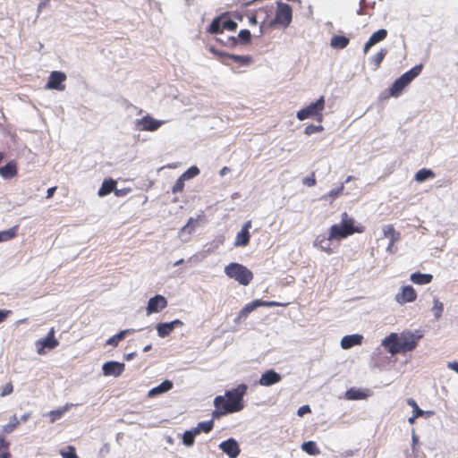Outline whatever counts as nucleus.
<instances>
[{"label":"nucleus","instance_id":"obj_30","mask_svg":"<svg viewBox=\"0 0 458 458\" xmlns=\"http://www.w3.org/2000/svg\"><path fill=\"white\" fill-rule=\"evenodd\" d=\"M345 397L348 400H361L367 397V394L360 389L350 388L345 393Z\"/></svg>","mask_w":458,"mask_h":458},{"label":"nucleus","instance_id":"obj_9","mask_svg":"<svg viewBox=\"0 0 458 458\" xmlns=\"http://www.w3.org/2000/svg\"><path fill=\"white\" fill-rule=\"evenodd\" d=\"M59 342L55 338V329L52 327L47 336L36 342L37 351L38 354H44L45 349L52 350L58 346Z\"/></svg>","mask_w":458,"mask_h":458},{"label":"nucleus","instance_id":"obj_47","mask_svg":"<svg viewBox=\"0 0 458 458\" xmlns=\"http://www.w3.org/2000/svg\"><path fill=\"white\" fill-rule=\"evenodd\" d=\"M216 410L213 411L212 415H213V418H219L221 416H224V415H226L228 414L229 412H225V409H228L225 404H220L217 406H215Z\"/></svg>","mask_w":458,"mask_h":458},{"label":"nucleus","instance_id":"obj_24","mask_svg":"<svg viewBox=\"0 0 458 458\" xmlns=\"http://www.w3.org/2000/svg\"><path fill=\"white\" fill-rule=\"evenodd\" d=\"M410 279L412 283L416 284L423 285L431 283L433 276L431 274H422L420 272H414L411 275Z\"/></svg>","mask_w":458,"mask_h":458},{"label":"nucleus","instance_id":"obj_25","mask_svg":"<svg viewBox=\"0 0 458 458\" xmlns=\"http://www.w3.org/2000/svg\"><path fill=\"white\" fill-rule=\"evenodd\" d=\"M350 42V39L343 35H335L332 37L330 46L335 49H344Z\"/></svg>","mask_w":458,"mask_h":458},{"label":"nucleus","instance_id":"obj_20","mask_svg":"<svg viewBox=\"0 0 458 458\" xmlns=\"http://www.w3.org/2000/svg\"><path fill=\"white\" fill-rule=\"evenodd\" d=\"M17 173V166L14 161H10L5 165L0 167V175L6 180L16 176Z\"/></svg>","mask_w":458,"mask_h":458},{"label":"nucleus","instance_id":"obj_51","mask_svg":"<svg viewBox=\"0 0 458 458\" xmlns=\"http://www.w3.org/2000/svg\"><path fill=\"white\" fill-rule=\"evenodd\" d=\"M221 42L227 47H234L238 44V38L236 37H227L225 40Z\"/></svg>","mask_w":458,"mask_h":458},{"label":"nucleus","instance_id":"obj_45","mask_svg":"<svg viewBox=\"0 0 458 458\" xmlns=\"http://www.w3.org/2000/svg\"><path fill=\"white\" fill-rule=\"evenodd\" d=\"M324 130L323 126L322 125H315V124H310L308 126H306L305 130H304V133L306 135H312L314 133H317V132H320Z\"/></svg>","mask_w":458,"mask_h":458},{"label":"nucleus","instance_id":"obj_59","mask_svg":"<svg viewBox=\"0 0 458 458\" xmlns=\"http://www.w3.org/2000/svg\"><path fill=\"white\" fill-rule=\"evenodd\" d=\"M172 327V329L174 330L176 327H179V326H182L183 323L182 321H181L180 319H174L171 322H168Z\"/></svg>","mask_w":458,"mask_h":458},{"label":"nucleus","instance_id":"obj_2","mask_svg":"<svg viewBox=\"0 0 458 458\" xmlns=\"http://www.w3.org/2000/svg\"><path fill=\"white\" fill-rule=\"evenodd\" d=\"M353 224V218L349 217L348 214L344 212L342 214L341 223L339 225H334L331 226L327 240L330 241L333 239H343L354 233L363 232L362 227H355Z\"/></svg>","mask_w":458,"mask_h":458},{"label":"nucleus","instance_id":"obj_64","mask_svg":"<svg viewBox=\"0 0 458 458\" xmlns=\"http://www.w3.org/2000/svg\"><path fill=\"white\" fill-rule=\"evenodd\" d=\"M411 441H412V446L414 447L418 442H419V437L415 434V432L413 431L412 432V435H411Z\"/></svg>","mask_w":458,"mask_h":458},{"label":"nucleus","instance_id":"obj_52","mask_svg":"<svg viewBox=\"0 0 458 458\" xmlns=\"http://www.w3.org/2000/svg\"><path fill=\"white\" fill-rule=\"evenodd\" d=\"M13 385L11 382H9L2 386L0 396L4 397V396L10 394L13 392Z\"/></svg>","mask_w":458,"mask_h":458},{"label":"nucleus","instance_id":"obj_40","mask_svg":"<svg viewBox=\"0 0 458 458\" xmlns=\"http://www.w3.org/2000/svg\"><path fill=\"white\" fill-rule=\"evenodd\" d=\"M223 30V22L221 21V18H216L213 20L211 24L209 25L208 31L212 34H217L222 32Z\"/></svg>","mask_w":458,"mask_h":458},{"label":"nucleus","instance_id":"obj_18","mask_svg":"<svg viewBox=\"0 0 458 458\" xmlns=\"http://www.w3.org/2000/svg\"><path fill=\"white\" fill-rule=\"evenodd\" d=\"M363 336L359 334L344 335L341 340V347L344 350L350 349L362 343Z\"/></svg>","mask_w":458,"mask_h":458},{"label":"nucleus","instance_id":"obj_41","mask_svg":"<svg viewBox=\"0 0 458 458\" xmlns=\"http://www.w3.org/2000/svg\"><path fill=\"white\" fill-rule=\"evenodd\" d=\"M9 457H10V453L8 451V444L3 437H0V458H9Z\"/></svg>","mask_w":458,"mask_h":458},{"label":"nucleus","instance_id":"obj_8","mask_svg":"<svg viewBox=\"0 0 458 458\" xmlns=\"http://www.w3.org/2000/svg\"><path fill=\"white\" fill-rule=\"evenodd\" d=\"M422 337L419 332L403 333L400 336L401 339V352H407L412 351L418 344V341Z\"/></svg>","mask_w":458,"mask_h":458},{"label":"nucleus","instance_id":"obj_49","mask_svg":"<svg viewBox=\"0 0 458 458\" xmlns=\"http://www.w3.org/2000/svg\"><path fill=\"white\" fill-rule=\"evenodd\" d=\"M196 224H197V220L191 217L189 219L188 223L182 228L181 232L182 233L187 232L188 233H191V232L194 230Z\"/></svg>","mask_w":458,"mask_h":458},{"label":"nucleus","instance_id":"obj_34","mask_svg":"<svg viewBox=\"0 0 458 458\" xmlns=\"http://www.w3.org/2000/svg\"><path fill=\"white\" fill-rule=\"evenodd\" d=\"M435 318L437 320L442 317L444 311V304L437 298L433 299V307L431 309Z\"/></svg>","mask_w":458,"mask_h":458},{"label":"nucleus","instance_id":"obj_26","mask_svg":"<svg viewBox=\"0 0 458 458\" xmlns=\"http://www.w3.org/2000/svg\"><path fill=\"white\" fill-rule=\"evenodd\" d=\"M250 234L249 231H245V229H241L236 235L234 246L242 247L246 246L250 242Z\"/></svg>","mask_w":458,"mask_h":458},{"label":"nucleus","instance_id":"obj_21","mask_svg":"<svg viewBox=\"0 0 458 458\" xmlns=\"http://www.w3.org/2000/svg\"><path fill=\"white\" fill-rule=\"evenodd\" d=\"M137 330L134 328H128L120 331L116 335L111 336L106 340V344L116 347L120 341L123 340L128 335L135 333Z\"/></svg>","mask_w":458,"mask_h":458},{"label":"nucleus","instance_id":"obj_58","mask_svg":"<svg viewBox=\"0 0 458 458\" xmlns=\"http://www.w3.org/2000/svg\"><path fill=\"white\" fill-rule=\"evenodd\" d=\"M447 368L455 371L458 374V362L457 361H451L447 363Z\"/></svg>","mask_w":458,"mask_h":458},{"label":"nucleus","instance_id":"obj_23","mask_svg":"<svg viewBox=\"0 0 458 458\" xmlns=\"http://www.w3.org/2000/svg\"><path fill=\"white\" fill-rule=\"evenodd\" d=\"M116 186V182L111 178L105 179L102 182L101 187L98 190V195L99 197H104L111 193L112 191L114 192Z\"/></svg>","mask_w":458,"mask_h":458},{"label":"nucleus","instance_id":"obj_53","mask_svg":"<svg viewBox=\"0 0 458 458\" xmlns=\"http://www.w3.org/2000/svg\"><path fill=\"white\" fill-rule=\"evenodd\" d=\"M303 184L308 187H312L316 184V179L314 176V174H312L310 176L305 177L303 179Z\"/></svg>","mask_w":458,"mask_h":458},{"label":"nucleus","instance_id":"obj_31","mask_svg":"<svg viewBox=\"0 0 458 458\" xmlns=\"http://www.w3.org/2000/svg\"><path fill=\"white\" fill-rule=\"evenodd\" d=\"M386 54L387 50L386 48H381L380 51L370 57L369 63L375 66V70L379 67Z\"/></svg>","mask_w":458,"mask_h":458},{"label":"nucleus","instance_id":"obj_38","mask_svg":"<svg viewBox=\"0 0 458 458\" xmlns=\"http://www.w3.org/2000/svg\"><path fill=\"white\" fill-rule=\"evenodd\" d=\"M72 404H65L64 407L60 408V409H57V410H55V411H51L50 413H49V416L51 418V421H55L56 420H59L65 411H67L70 408V406H72Z\"/></svg>","mask_w":458,"mask_h":458},{"label":"nucleus","instance_id":"obj_32","mask_svg":"<svg viewBox=\"0 0 458 458\" xmlns=\"http://www.w3.org/2000/svg\"><path fill=\"white\" fill-rule=\"evenodd\" d=\"M301 449L310 455H317L320 453L314 441H307L301 445Z\"/></svg>","mask_w":458,"mask_h":458},{"label":"nucleus","instance_id":"obj_4","mask_svg":"<svg viewBox=\"0 0 458 458\" xmlns=\"http://www.w3.org/2000/svg\"><path fill=\"white\" fill-rule=\"evenodd\" d=\"M225 274L242 285H248L253 279L252 272L245 266L232 262L225 267Z\"/></svg>","mask_w":458,"mask_h":458},{"label":"nucleus","instance_id":"obj_46","mask_svg":"<svg viewBox=\"0 0 458 458\" xmlns=\"http://www.w3.org/2000/svg\"><path fill=\"white\" fill-rule=\"evenodd\" d=\"M61 455L63 458H79L76 454L75 448L73 446H67V450H62Z\"/></svg>","mask_w":458,"mask_h":458},{"label":"nucleus","instance_id":"obj_60","mask_svg":"<svg viewBox=\"0 0 458 458\" xmlns=\"http://www.w3.org/2000/svg\"><path fill=\"white\" fill-rule=\"evenodd\" d=\"M375 44L369 38V40L365 43L363 47V52L367 54L369 50V48L374 46Z\"/></svg>","mask_w":458,"mask_h":458},{"label":"nucleus","instance_id":"obj_6","mask_svg":"<svg viewBox=\"0 0 458 458\" xmlns=\"http://www.w3.org/2000/svg\"><path fill=\"white\" fill-rule=\"evenodd\" d=\"M292 8L288 4L277 2V10L276 17L269 22V27H274L276 24H282L284 28L292 21Z\"/></svg>","mask_w":458,"mask_h":458},{"label":"nucleus","instance_id":"obj_56","mask_svg":"<svg viewBox=\"0 0 458 458\" xmlns=\"http://www.w3.org/2000/svg\"><path fill=\"white\" fill-rule=\"evenodd\" d=\"M424 413L422 410L413 411V415L408 419L409 423H414L415 420Z\"/></svg>","mask_w":458,"mask_h":458},{"label":"nucleus","instance_id":"obj_48","mask_svg":"<svg viewBox=\"0 0 458 458\" xmlns=\"http://www.w3.org/2000/svg\"><path fill=\"white\" fill-rule=\"evenodd\" d=\"M184 180L180 176L172 188L173 193L182 192L184 188Z\"/></svg>","mask_w":458,"mask_h":458},{"label":"nucleus","instance_id":"obj_50","mask_svg":"<svg viewBox=\"0 0 458 458\" xmlns=\"http://www.w3.org/2000/svg\"><path fill=\"white\" fill-rule=\"evenodd\" d=\"M237 28V23L233 20H225L223 21V29L233 31Z\"/></svg>","mask_w":458,"mask_h":458},{"label":"nucleus","instance_id":"obj_42","mask_svg":"<svg viewBox=\"0 0 458 458\" xmlns=\"http://www.w3.org/2000/svg\"><path fill=\"white\" fill-rule=\"evenodd\" d=\"M19 424V420L15 415L12 416L9 423L4 426V431L5 433H11L16 426Z\"/></svg>","mask_w":458,"mask_h":458},{"label":"nucleus","instance_id":"obj_39","mask_svg":"<svg viewBox=\"0 0 458 458\" xmlns=\"http://www.w3.org/2000/svg\"><path fill=\"white\" fill-rule=\"evenodd\" d=\"M387 36V31L385 29H380L377 31H375L374 33H372V35L369 37V39L374 43V44H377L382 40H384L386 38V37Z\"/></svg>","mask_w":458,"mask_h":458},{"label":"nucleus","instance_id":"obj_28","mask_svg":"<svg viewBox=\"0 0 458 458\" xmlns=\"http://www.w3.org/2000/svg\"><path fill=\"white\" fill-rule=\"evenodd\" d=\"M435 177V173L428 168H422L415 174V181L418 182H423L428 179Z\"/></svg>","mask_w":458,"mask_h":458},{"label":"nucleus","instance_id":"obj_22","mask_svg":"<svg viewBox=\"0 0 458 458\" xmlns=\"http://www.w3.org/2000/svg\"><path fill=\"white\" fill-rule=\"evenodd\" d=\"M259 302L253 301L248 304H246L239 312L237 318L234 319L235 323H238L242 319H245L249 314H250L253 310H255L258 307H259Z\"/></svg>","mask_w":458,"mask_h":458},{"label":"nucleus","instance_id":"obj_43","mask_svg":"<svg viewBox=\"0 0 458 458\" xmlns=\"http://www.w3.org/2000/svg\"><path fill=\"white\" fill-rule=\"evenodd\" d=\"M238 41L241 40L242 43H249L251 39V34L249 30H242L238 33Z\"/></svg>","mask_w":458,"mask_h":458},{"label":"nucleus","instance_id":"obj_62","mask_svg":"<svg viewBox=\"0 0 458 458\" xmlns=\"http://www.w3.org/2000/svg\"><path fill=\"white\" fill-rule=\"evenodd\" d=\"M10 313V310H0V323H2Z\"/></svg>","mask_w":458,"mask_h":458},{"label":"nucleus","instance_id":"obj_5","mask_svg":"<svg viewBox=\"0 0 458 458\" xmlns=\"http://www.w3.org/2000/svg\"><path fill=\"white\" fill-rule=\"evenodd\" d=\"M325 107V98L321 96L316 102L310 103L306 107L299 110L296 114L297 119L303 121L310 117H316L318 122L322 121V111Z\"/></svg>","mask_w":458,"mask_h":458},{"label":"nucleus","instance_id":"obj_37","mask_svg":"<svg viewBox=\"0 0 458 458\" xmlns=\"http://www.w3.org/2000/svg\"><path fill=\"white\" fill-rule=\"evenodd\" d=\"M200 173L199 169L196 165L191 166L189 169H187L185 172H183L181 175V177L184 180H190L197 175H199Z\"/></svg>","mask_w":458,"mask_h":458},{"label":"nucleus","instance_id":"obj_11","mask_svg":"<svg viewBox=\"0 0 458 458\" xmlns=\"http://www.w3.org/2000/svg\"><path fill=\"white\" fill-rule=\"evenodd\" d=\"M66 80V75L63 72H52L48 77V81L45 86L47 89L64 90V85L63 82Z\"/></svg>","mask_w":458,"mask_h":458},{"label":"nucleus","instance_id":"obj_19","mask_svg":"<svg viewBox=\"0 0 458 458\" xmlns=\"http://www.w3.org/2000/svg\"><path fill=\"white\" fill-rule=\"evenodd\" d=\"M173 386H174L173 382L171 380L165 379L158 386L151 388L148 393V396L149 398L156 397L159 394L168 392L169 390H171L173 388Z\"/></svg>","mask_w":458,"mask_h":458},{"label":"nucleus","instance_id":"obj_54","mask_svg":"<svg viewBox=\"0 0 458 458\" xmlns=\"http://www.w3.org/2000/svg\"><path fill=\"white\" fill-rule=\"evenodd\" d=\"M256 301L260 303L259 307H276L280 305V303L276 301H267L262 300H256Z\"/></svg>","mask_w":458,"mask_h":458},{"label":"nucleus","instance_id":"obj_35","mask_svg":"<svg viewBox=\"0 0 458 458\" xmlns=\"http://www.w3.org/2000/svg\"><path fill=\"white\" fill-rule=\"evenodd\" d=\"M196 436L198 435L194 433L193 428L186 430L182 435V444L188 447L192 446L195 443Z\"/></svg>","mask_w":458,"mask_h":458},{"label":"nucleus","instance_id":"obj_15","mask_svg":"<svg viewBox=\"0 0 458 458\" xmlns=\"http://www.w3.org/2000/svg\"><path fill=\"white\" fill-rule=\"evenodd\" d=\"M124 363L118 361H107L102 366L103 374L105 376L119 377L124 370Z\"/></svg>","mask_w":458,"mask_h":458},{"label":"nucleus","instance_id":"obj_14","mask_svg":"<svg viewBox=\"0 0 458 458\" xmlns=\"http://www.w3.org/2000/svg\"><path fill=\"white\" fill-rule=\"evenodd\" d=\"M416 298L417 293L413 287L406 285L401 288V292L395 295L394 300L400 304H404L406 302L414 301Z\"/></svg>","mask_w":458,"mask_h":458},{"label":"nucleus","instance_id":"obj_55","mask_svg":"<svg viewBox=\"0 0 458 458\" xmlns=\"http://www.w3.org/2000/svg\"><path fill=\"white\" fill-rule=\"evenodd\" d=\"M310 411L311 410L309 405H302L298 409L297 414L301 417L306 413H310Z\"/></svg>","mask_w":458,"mask_h":458},{"label":"nucleus","instance_id":"obj_17","mask_svg":"<svg viewBox=\"0 0 458 458\" xmlns=\"http://www.w3.org/2000/svg\"><path fill=\"white\" fill-rule=\"evenodd\" d=\"M281 379L282 376L279 373L274 369H268L261 375L259 384L262 386H270L279 383Z\"/></svg>","mask_w":458,"mask_h":458},{"label":"nucleus","instance_id":"obj_57","mask_svg":"<svg viewBox=\"0 0 458 458\" xmlns=\"http://www.w3.org/2000/svg\"><path fill=\"white\" fill-rule=\"evenodd\" d=\"M129 191H130V189H127V188H123V189H116L115 188L114 194L117 197H122V196H125L126 194H128Z\"/></svg>","mask_w":458,"mask_h":458},{"label":"nucleus","instance_id":"obj_61","mask_svg":"<svg viewBox=\"0 0 458 458\" xmlns=\"http://www.w3.org/2000/svg\"><path fill=\"white\" fill-rule=\"evenodd\" d=\"M407 403L413 408V411L421 410L413 399H408Z\"/></svg>","mask_w":458,"mask_h":458},{"label":"nucleus","instance_id":"obj_27","mask_svg":"<svg viewBox=\"0 0 458 458\" xmlns=\"http://www.w3.org/2000/svg\"><path fill=\"white\" fill-rule=\"evenodd\" d=\"M214 421L213 420L201 421L197 424L195 428H193L194 433L199 435L201 432L208 433L213 429Z\"/></svg>","mask_w":458,"mask_h":458},{"label":"nucleus","instance_id":"obj_7","mask_svg":"<svg viewBox=\"0 0 458 458\" xmlns=\"http://www.w3.org/2000/svg\"><path fill=\"white\" fill-rule=\"evenodd\" d=\"M164 123L165 121L154 119L149 114H147L140 119H136L134 125L135 129L138 131H155L164 124Z\"/></svg>","mask_w":458,"mask_h":458},{"label":"nucleus","instance_id":"obj_3","mask_svg":"<svg viewBox=\"0 0 458 458\" xmlns=\"http://www.w3.org/2000/svg\"><path fill=\"white\" fill-rule=\"evenodd\" d=\"M423 64H420L412 67L411 70L403 73L396 79L389 89L392 97H398L401 92L407 87L422 71Z\"/></svg>","mask_w":458,"mask_h":458},{"label":"nucleus","instance_id":"obj_10","mask_svg":"<svg viewBox=\"0 0 458 458\" xmlns=\"http://www.w3.org/2000/svg\"><path fill=\"white\" fill-rule=\"evenodd\" d=\"M389 353L395 355L401 352V339L396 333H391L381 343Z\"/></svg>","mask_w":458,"mask_h":458},{"label":"nucleus","instance_id":"obj_63","mask_svg":"<svg viewBox=\"0 0 458 458\" xmlns=\"http://www.w3.org/2000/svg\"><path fill=\"white\" fill-rule=\"evenodd\" d=\"M55 191H56V187H51V188H49V189L47 190V196H46V198H47V199H50V198L54 195V193H55Z\"/></svg>","mask_w":458,"mask_h":458},{"label":"nucleus","instance_id":"obj_1","mask_svg":"<svg viewBox=\"0 0 458 458\" xmlns=\"http://www.w3.org/2000/svg\"><path fill=\"white\" fill-rule=\"evenodd\" d=\"M248 390L246 384H240L235 388L226 390L225 395H217L214 399V406L225 404V412H237L243 409V396Z\"/></svg>","mask_w":458,"mask_h":458},{"label":"nucleus","instance_id":"obj_44","mask_svg":"<svg viewBox=\"0 0 458 458\" xmlns=\"http://www.w3.org/2000/svg\"><path fill=\"white\" fill-rule=\"evenodd\" d=\"M344 189V183H342L338 188L333 189L327 195H324L322 197V199H327V197L335 199L343 192Z\"/></svg>","mask_w":458,"mask_h":458},{"label":"nucleus","instance_id":"obj_29","mask_svg":"<svg viewBox=\"0 0 458 458\" xmlns=\"http://www.w3.org/2000/svg\"><path fill=\"white\" fill-rule=\"evenodd\" d=\"M18 225H14L8 230L0 231V242H7L17 235Z\"/></svg>","mask_w":458,"mask_h":458},{"label":"nucleus","instance_id":"obj_36","mask_svg":"<svg viewBox=\"0 0 458 458\" xmlns=\"http://www.w3.org/2000/svg\"><path fill=\"white\" fill-rule=\"evenodd\" d=\"M225 55L226 58L240 63L242 65H248L251 62V57L249 55H238L234 54H225Z\"/></svg>","mask_w":458,"mask_h":458},{"label":"nucleus","instance_id":"obj_12","mask_svg":"<svg viewBox=\"0 0 458 458\" xmlns=\"http://www.w3.org/2000/svg\"><path fill=\"white\" fill-rule=\"evenodd\" d=\"M218 447L226 454L229 458H236L241 452L238 442L233 437L221 442Z\"/></svg>","mask_w":458,"mask_h":458},{"label":"nucleus","instance_id":"obj_33","mask_svg":"<svg viewBox=\"0 0 458 458\" xmlns=\"http://www.w3.org/2000/svg\"><path fill=\"white\" fill-rule=\"evenodd\" d=\"M159 337L164 338L173 331L168 322L158 323L156 327Z\"/></svg>","mask_w":458,"mask_h":458},{"label":"nucleus","instance_id":"obj_13","mask_svg":"<svg viewBox=\"0 0 458 458\" xmlns=\"http://www.w3.org/2000/svg\"><path fill=\"white\" fill-rule=\"evenodd\" d=\"M167 306L166 299L159 294L150 298L148 301L147 313H157L164 310Z\"/></svg>","mask_w":458,"mask_h":458},{"label":"nucleus","instance_id":"obj_16","mask_svg":"<svg viewBox=\"0 0 458 458\" xmlns=\"http://www.w3.org/2000/svg\"><path fill=\"white\" fill-rule=\"evenodd\" d=\"M384 236L389 238V243L386 247V251L393 253V247L396 242L401 238V233L394 230L393 225H387L383 228Z\"/></svg>","mask_w":458,"mask_h":458}]
</instances>
